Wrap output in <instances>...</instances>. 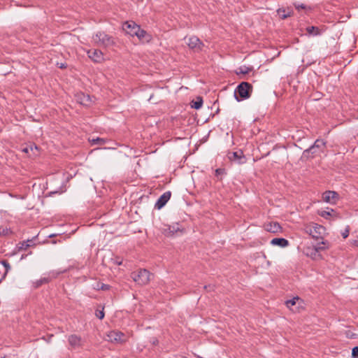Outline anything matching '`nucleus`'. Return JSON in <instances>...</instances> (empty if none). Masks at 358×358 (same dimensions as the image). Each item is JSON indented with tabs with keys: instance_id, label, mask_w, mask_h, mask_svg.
Here are the masks:
<instances>
[{
	"instance_id": "obj_10",
	"label": "nucleus",
	"mask_w": 358,
	"mask_h": 358,
	"mask_svg": "<svg viewBox=\"0 0 358 358\" xmlns=\"http://www.w3.org/2000/svg\"><path fill=\"white\" fill-rule=\"evenodd\" d=\"M171 196V192L170 191L165 192L155 203V208L159 210L163 208L170 199Z\"/></svg>"
},
{
	"instance_id": "obj_13",
	"label": "nucleus",
	"mask_w": 358,
	"mask_h": 358,
	"mask_svg": "<svg viewBox=\"0 0 358 358\" xmlns=\"http://www.w3.org/2000/svg\"><path fill=\"white\" fill-rule=\"evenodd\" d=\"M265 229L271 233L276 234L282 231V227L276 222H270L265 224Z\"/></svg>"
},
{
	"instance_id": "obj_4",
	"label": "nucleus",
	"mask_w": 358,
	"mask_h": 358,
	"mask_svg": "<svg viewBox=\"0 0 358 358\" xmlns=\"http://www.w3.org/2000/svg\"><path fill=\"white\" fill-rule=\"evenodd\" d=\"M187 44L194 52H200L203 50V43L196 36H191L187 38Z\"/></svg>"
},
{
	"instance_id": "obj_36",
	"label": "nucleus",
	"mask_w": 358,
	"mask_h": 358,
	"mask_svg": "<svg viewBox=\"0 0 358 358\" xmlns=\"http://www.w3.org/2000/svg\"><path fill=\"white\" fill-rule=\"evenodd\" d=\"M57 65L59 66V68L60 69H66V64H64V63H57Z\"/></svg>"
},
{
	"instance_id": "obj_42",
	"label": "nucleus",
	"mask_w": 358,
	"mask_h": 358,
	"mask_svg": "<svg viewBox=\"0 0 358 358\" xmlns=\"http://www.w3.org/2000/svg\"><path fill=\"white\" fill-rule=\"evenodd\" d=\"M3 358H4V357H3Z\"/></svg>"
},
{
	"instance_id": "obj_16",
	"label": "nucleus",
	"mask_w": 358,
	"mask_h": 358,
	"mask_svg": "<svg viewBox=\"0 0 358 358\" xmlns=\"http://www.w3.org/2000/svg\"><path fill=\"white\" fill-rule=\"evenodd\" d=\"M271 244L285 248L289 245V241L284 238H275L271 241Z\"/></svg>"
},
{
	"instance_id": "obj_34",
	"label": "nucleus",
	"mask_w": 358,
	"mask_h": 358,
	"mask_svg": "<svg viewBox=\"0 0 358 358\" xmlns=\"http://www.w3.org/2000/svg\"><path fill=\"white\" fill-rule=\"evenodd\" d=\"M349 232H350V229L348 227L347 229H345V230L342 233V236L343 237V238H346L348 236H349Z\"/></svg>"
},
{
	"instance_id": "obj_30",
	"label": "nucleus",
	"mask_w": 358,
	"mask_h": 358,
	"mask_svg": "<svg viewBox=\"0 0 358 358\" xmlns=\"http://www.w3.org/2000/svg\"><path fill=\"white\" fill-rule=\"evenodd\" d=\"M352 356L353 358H358V346L353 348L352 351Z\"/></svg>"
},
{
	"instance_id": "obj_7",
	"label": "nucleus",
	"mask_w": 358,
	"mask_h": 358,
	"mask_svg": "<svg viewBox=\"0 0 358 358\" xmlns=\"http://www.w3.org/2000/svg\"><path fill=\"white\" fill-rule=\"evenodd\" d=\"M228 158L230 161L236 162L239 164L245 163V157L241 150L230 152L228 153Z\"/></svg>"
},
{
	"instance_id": "obj_12",
	"label": "nucleus",
	"mask_w": 358,
	"mask_h": 358,
	"mask_svg": "<svg viewBox=\"0 0 358 358\" xmlns=\"http://www.w3.org/2000/svg\"><path fill=\"white\" fill-rule=\"evenodd\" d=\"M68 341L70 346L73 349L82 347L83 345L81 338L76 334L70 335L68 337Z\"/></svg>"
},
{
	"instance_id": "obj_9",
	"label": "nucleus",
	"mask_w": 358,
	"mask_h": 358,
	"mask_svg": "<svg viewBox=\"0 0 358 358\" xmlns=\"http://www.w3.org/2000/svg\"><path fill=\"white\" fill-rule=\"evenodd\" d=\"M124 335L117 331H111L106 335V339L108 341L112 342V343H118V342H123L124 340Z\"/></svg>"
},
{
	"instance_id": "obj_24",
	"label": "nucleus",
	"mask_w": 358,
	"mask_h": 358,
	"mask_svg": "<svg viewBox=\"0 0 358 358\" xmlns=\"http://www.w3.org/2000/svg\"><path fill=\"white\" fill-rule=\"evenodd\" d=\"M92 145H103L105 143V139L101 138H92L90 140Z\"/></svg>"
},
{
	"instance_id": "obj_28",
	"label": "nucleus",
	"mask_w": 358,
	"mask_h": 358,
	"mask_svg": "<svg viewBox=\"0 0 358 358\" xmlns=\"http://www.w3.org/2000/svg\"><path fill=\"white\" fill-rule=\"evenodd\" d=\"M334 212V210L333 209H331V211H326V210H323L322 211L320 215L323 217L324 218H327L329 216L331 215V213Z\"/></svg>"
},
{
	"instance_id": "obj_27",
	"label": "nucleus",
	"mask_w": 358,
	"mask_h": 358,
	"mask_svg": "<svg viewBox=\"0 0 358 358\" xmlns=\"http://www.w3.org/2000/svg\"><path fill=\"white\" fill-rule=\"evenodd\" d=\"M294 7L296 10H300L301 9H306L307 6L303 3H294Z\"/></svg>"
},
{
	"instance_id": "obj_33",
	"label": "nucleus",
	"mask_w": 358,
	"mask_h": 358,
	"mask_svg": "<svg viewBox=\"0 0 358 358\" xmlns=\"http://www.w3.org/2000/svg\"><path fill=\"white\" fill-rule=\"evenodd\" d=\"M2 264H3V266H5V268H6V273H5L6 274V273L8 272V271L10 268V266L9 263H8V262H6V261H3V262H2Z\"/></svg>"
},
{
	"instance_id": "obj_14",
	"label": "nucleus",
	"mask_w": 358,
	"mask_h": 358,
	"mask_svg": "<svg viewBox=\"0 0 358 358\" xmlns=\"http://www.w3.org/2000/svg\"><path fill=\"white\" fill-rule=\"evenodd\" d=\"M136 36H137L138 38L143 43L150 42L152 39L151 35L146 31L141 29V27L138 28Z\"/></svg>"
},
{
	"instance_id": "obj_38",
	"label": "nucleus",
	"mask_w": 358,
	"mask_h": 358,
	"mask_svg": "<svg viewBox=\"0 0 358 358\" xmlns=\"http://www.w3.org/2000/svg\"><path fill=\"white\" fill-rule=\"evenodd\" d=\"M166 230L167 229L165 230V233L167 235L172 234L173 233V230H171L170 227L168 228L169 231H166Z\"/></svg>"
},
{
	"instance_id": "obj_1",
	"label": "nucleus",
	"mask_w": 358,
	"mask_h": 358,
	"mask_svg": "<svg viewBox=\"0 0 358 358\" xmlns=\"http://www.w3.org/2000/svg\"><path fill=\"white\" fill-rule=\"evenodd\" d=\"M252 91V85L247 82H242L235 90L234 96L238 101L248 99Z\"/></svg>"
},
{
	"instance_id": "obj_18",
	"label": "nucleus",
	"mask_w": 358,
	"mask_h": 358,
	"mask_svg": "<svg viewBox=\"0 0 358 358\" xmlns=\"http://www.w3.org/2000/svg\"><path fill=\"white\" fill-rule=\"evenodd\" d=\"M323 227L320 225H317L313 229H310V234L314 238H318L317 234H321V230H323Z\"/></svg>"
},
{
	"instance_id": "obj_8",
	"label": "nucleus",
	"mask_w": 358,
	"mask_h": 358,
	"mask_svg": "<svg viewBox=\"0 0 358 358\" xmlns=\"http://www.w3.org/2000/svg\"><path fill=\"white\" fill-rule=\"evenodd\" d=\"M88 57L95 63H101L103 61V52L96 49L89 50L87 52Z\"/></svg>"
},
{
	"instance_id": "obj_20",
	"label": "nucleus",
	"mask_w": 358,
	"mask_h": 358,
	"mask_svg": "<svg viewBox=\"0 0 358 358\" xmlns=\"http://www.w3.org/2000/svg\"><path fill=\"white\" fill-rule=\"evenodd\" d=\"M203 104V100L202 98L199 96L197 97L196 101H192V108L195 109H199Z\"/></svg>"
},
{
	"instance_id": "obj_17",
	"label": "nucleus",
	"mask_w": 358,
	"mask_h": 358,
	"mask_svg": "<svg viewBox=\"0 0 358 358\" xmlns=\"http://www.w3.org/2000/svg\"><path fill=\"white\" fill-rule=\"evenodd\" d=\"M306 31L309 35L314 36H319L322 34L321 29L319 27L315 26L308 27L306 28Z\"/></svg>"
},
{
	"instance_id": "obj_35",
	"label": "nucleus",
	"mask_w": 358,
	"mask_h": 358,
	"mask_svg": "<svg viewBox=\"0 0 358 358\" xmlns=\"http://www.w3.org/2000/svg\"><path fill=\"white\" fill-rule=\"evenodd\" d=\"M114 263L117 264V265H121L122 264V260H120V259L119 257H115L114 259Z\"/></svg>"
},
{
	"instance_id": "obj_29",
	"label": "nucleus",
	"mask_w": 358,
	"mask_h": 358,
	"mask_svg": "<svg viewBox=\"0 0 358 358\" xmlns=\"http://www.w3.org/2000/svg\"><path fill=\"white\" fill-rule=\"evenodd\" d=\"M96 289H102V290H108L109 289V285H105V284H101V285H99V284H98Z\"/></svg>"
},
{
	"instance_id": "obj_3",
	"label": "nucleus",
	"mask_w": 358,
	"mask_h": 358,
	"mask_svg": "<svg viewBox=\"0 0 358 358\" xmlns=\"http://www.w3.org/2000/svg\"><path fill=\"white\" fill-rule=\"evenodd\" d=\"M152 275V273L147 269H140L132 272L131 275L134 281L140 285L148 284L150 281Z\"/></svg>"
},
{
	"instance_id": "obj_26",
	"label": "nucleus",
	"mask_w": 358,
	"mask_h": 358,
	"mask_svg": "<svg viewBox=\"0 0 358 358\" xmlns=\"http://www.w3.org/2000/svg\"><path fill=\"white\" fill-rule=\"evenodd\" d=\"M299 300L298 297L294 298L291 300H288L286 301V305L288 308H291L292 306L296 304V301Z\"/></svg>"
},
{
	"instance_id": "obj_23",
	"label": "nucleus",
	"mask_w": 358,
	"mask_h": 358,
	"mask_svg": "<svg viewBox=\"0 0 358 358\" xmlns=\"http://www.w3.org/2000/svg\"><path fill=\"white\" fill-rule=\"evenodd\" d=\"M50 278H41L40 280H37L35 284H36V287H40L41 285H42L43 284H45V283H48L49 281H50Z\"/></svg>"
},
{
	"instance_id": "obj_21",
	"label": "nucleus",
	"mask_w": 358,
	"mask_h": 358,
	"mask_svg": "<svg viewBox=\"0 0 358 358\" xmlns=\"http://www.w3.org/2000/svg\"><path fill=\"white\" fill-rule=\"evenodd\" d=\"M38 150V147L36 145H29L22 149V151L25 153H29V152H34Z\"/></svg>"
},
{
	"instance_id": "obj_22",
	"label": "nucleus",
	"mask_w": 358,
	"mask_h": 358,
	"mask_svg": "<svg viewBox=\"0 0 358 358\" xmlns=\"http://www.w3.org/2000/svg\"><path fill=\"white\" fill-rule=\"evenodd\" d=\"M250 69L247 66H241L238 69L236 73L237 74H247L250 71Z\"/></svg>"
},
{
	"instance_id": "obj_25",
	"label": "nucleus",
	"mask_w": 358,
	"mask_h": 358,
	"mask_svg": "<svg viewBox=\"0 0 358 358\" xmlns=\"http://www.w3.org/2000/svg\"><path fill=\"white\" fill-rule=\"evenodd\" d=\"M326 245V243L324 241H322L321 243H318L317 246L315 247V252H317L320 250H324L327 247L324 246Z\"/></svg>"
},
{
	"instance_id": "obj_40",
	"label": "nucleus",
	"mask_w": 358,
	"mask_h": 358,
	"mask_svg": "<svg viewBox=\"0 0 358 358\" xmlns=\"http://www.w3.org/2000/svg\"><path fill=\"white\" fill-rule=\"evenodd\" d=\"M352 244L355 246H358V239L357 240H354L353 242H352Z\"/></svg>"
},
{
	"instance_id": "obj_15",
	"label": "nucleus",
	"mask_w": 358,
	"mask_h": 358,
	"mask_svg": "<svg viewBox=\"0 0 358 358\" xmlns=\"http://www.w3.org/2000/svg\"><path fill=\"white\" fill-rule=\"evenodd\" d=\"M77 101L80 104L86 106H89L92 103L90 95L83 93H80L76 95Z\"/></svg>"
},
{
	"instance_id": "obj_5",
	"label": "nucleus",
	"mask_w": 358,
	"mask_h": 358,
	"mask_svg": "<svg viewBox=\"0 0 358 358\" xmlns=\"http://www.w3.org/2000/svg\"><path fill=\"white\" fill-rule=\"evenodd\" d=\"M325 147V142L323 140L317 139L315 141L314 144L308 149H306L303 152V156L306 157H310V153L314 155L316 153V149H320Z\"/></svg>"
},
{
	"instance_id": "obj_37",
	"label": "nucleus",
	"mask_w": 358,
	"mask_h": 358,
	"mask_svg": "<svg viewBox=\"0 0 358 358\" xmlns=\"http://www.w3.org/2000/svg\"><path fill=\"white\" fill-rule=\"evenodd\" d=\"M8 232V229H1L0 228V235H6Z\"/></svg>"
},
{
	"instance_id": "obj_6",
	"label": "nucleus",
	"mask_w": 358,
	"mask_h": 358,
	"mask_svg": "<svg viewBox=\"0 0 358 358\" xmlns=\"http://www.w3.org/2000/svg\"><path fill=\"white\" fill-rule=\"evenodd\" d=\"M139 27L140 26L134 21H127L122 26V29L126 31V33L131 36H136Z\"/></svg>"
},
{
	"instance_id": "obj_19",
	"label": "nucleus",
	"mask_w": 358,
	"mask_h": 358,
	"mask_svg": "<svg viewBox=\"0 0 358 358\" xmlns=\"http://www.w3.org/2000/svg\"><path fill=\"white\" fill-rule=\"evenodd\" d=\"M32 241L27 240V241H23L19 243L18 248L20 250H27L29 247L31 245Z\"/></svg>"
},
{
	"instance_id": "obj_32",
	"label": "nucleus",
	"mask_w": 358,
	"mask_h": 358,
	"mask_svg": "<svg viewBox=\"0 0 358 358\" xmlns=\"http://www.w3.org/2000/svg\"><path fill=\"white\" fill-rule=\"evenodd\" d=\"M224 174V169H217L215 170V176H219L220 175Z\"/></svg>"
},
{
	"instance_id": "obj_11",
	"label": "nucleus",
	"mask_w": 358,
	"mask_h": 358,
	"mask_svg": "<svg viewBox=\"0 0 358 358\" xmlns=\"http://www.w3.org/2000/svg\"><path fill=\"white\" fill-rule=\"evenodd\" d=\"M338 199V193L334 191H326L322 194V200L327 203H335Z\"/></svg>"
},
{
	"instance_id": "obj_39",
	"label": "nucleus",
	"mask_w": 358,
	"mask_h": 358,
	"mask_svg": "<svg viewBox=\"0 0 358 358\" xmlns=\"http://www.w3.org/2000/svg\"><path fill=\"white\" fill-rule=\"evenodd\" d=\"M290 16V13H287V14H283L282 16V18L285 19L287 17Z\"/></svg>"
},
{
	"instance_id": "obj_2",
	"label": "nucleus",
	"mask_w": 358,
	"mask_h": 358,
	"mask_svg": "<svg viewBox=\"0 0 358 358\" xmlns=\"http://www.w3.org/2000/svg\"><path fill=\"white\" fill-rule=\"evenodd\" d=\"M92 39L96 45L106 48L115 44L114 38L103 31H99L95 34Z\"/></svg>"
},
{
	"instance_id": "obj_31",
	"label": "nucleus",
	"mask_w": 358,
	"mask_h": 358,
	"mask_svg": "<svg viewBox=\"0 0 358 358\" xmlns=\"http://www.w3.org/2000/svg\"><path fill=\"white\" fill-rule=\"evenodd\" d=\"M96 317H97L98 318H99L100 320H102V319L104 317V312H103V310L96 311Z\"/></svg>"
},
{
	"instance_id": "obj_41",
	"label": "nucleus",
	"mask_w": 358,
	"mask_h": 358,
	"mask_svg": "<svg viewBox=\"0 0 358 358\" xmlns=\"http://www.w3.org/2000/svg\"><path fill=\"white\" fill-rule=\"evenodd\" d=\"M205 289H208L209 291H210L213 289V287L211 285L205 286Z\"/></svg>"
}]
</instances>
